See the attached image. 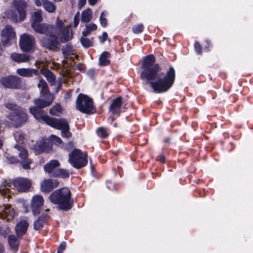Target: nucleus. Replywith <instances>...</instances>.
<instances>
[{
	"label": "nucleus",
	"instance_id": "b1692460",
	"mask_svg": "<svg viewBox=\"0 0 253 253\" xmlns=\"http://www.w3.org/2000/svg\"><path fill=\"white\" fill-rule=\"evenodd\" d=\"M69 163L76 169H81L87 164V159H69Z\"/></svg>",
	"mask_w": 253,
	"mask_h": 253
},
{
	"label": "nucleus",
	"instance_id": "58836bf2",
	"mask_svg": "<svg viewBox=\"0 0 253 253\" xmlns=\"http://www.w3.org/2000/svg\"><path fill=\"white\" fill-rule=\"evenodd\" d=\"M82 44L85 47H89L92 45V42L89 39L86 38H82L81 39Z\"/></svg>",
	"mask_w": 253,
	"mask_h": 253
},
{
	"label": "nucleus",
	"instance_id": "6e6552de",
	"mask_svg": "<svg viewBox=\"0 0 253 253\" xmlns=\"http://www.w3.org/2000/svg\"><path fill=\"white\" fill-rule=\"evenodd\" d=\"M62 140L58 136L54 135H51L48 138H43L38 142L33 148L36 154H40L42 152L49 153L52 151L53 144L56 145H61Z\"/></svg>",
	"mask_w": 253,
	"mask_h": 253
},
{
	"label": "nucleus",
	"instance_id": "37998d69",
	"mask_svg": "<svg viewBox=\"0 0 253 253\" xmlns=\"http://www.w3.org/2000/svg\"><path fill=\"white\" fill-rule=\"evenodd\" d=\"M66 244L65 242H62L59 245L58 248V253H63V251L66 249Z\"/></svg>",
	"mask_w": 253,
	"mask_h": 253
},
{
	"label": "nucleus",
	"instance_id": "0eeeda50",
	"mask_svg": "<svg viewBox=\"0 0 253 253\" xmlns=\"http://www.w3.org/2000/svg\"><path fill=\"white\" fill-rule=\"evenodd\" d=\"M5 106L12 111L8 115L7 118L15 127L21 126L27 121L28 116L21 107L10 103H6Z\"/></svg>",
	"mask_w": 253,
	"mask_h": 253
},
{
	"label": "nucleus",
	"instance_id": "f03ea898",
	"mask_svg": "<svg viewBox=\"0 0 253 253\" xmlns=\"http://www.w3.org/2000/svg\"><path fill=\"white\" fill-rule=\"evenodd\" d=\"M48 38L41 40V44L44 47L52 50L59 48L60 42L65 43L72 39V34L69 28L65 25L64 21L57 18L55 25H49Z\"/></svg>",
	"mask_w": 253,
	"mask_h": 253
},
{
	"label": "nucleus",
	"instance_id": "f3484780",
	"mask_svg": "<svg viewBox=\"0 0 253 253\" xmlns=\"http://www.w3.org/2000/svg\"><path fill=\"white\" fill-rule=\"evenodd\" d=\"M122 98L119 97L112 100L109 106L110 111L114 115L119 116L121 111Z\"/></svg>",
	"mask_w": 253,
	"mask_h": 253
},
{
	"label": "nucleus",
	"instance_id": "69168bd1",
	"mask_svg": "<svg viewBox=\"0 0 253 253\" xmlns=\"http://www.w3.org/2000/svg\"><path fill=\"white\" fill-rule=\"evenodd\" d=\"M9 163H14L13 162H12L11 161H10V162Z\"/></svg>",
	"mask_w": 253,
	"mask_h": 253
},
{
	"label": "nucleus",
	"instance_id": "9d476101",
	"mask_svg": "<svg viewBox=\"0 0 253 253\" xmlns=\"http://www.w3.org/2000/svg\"><path fill=\"white\" fill-rule=\"evenodd\" d=\"M19 45L24 52H33L36 47L34 37L27 34H23L20 37Z\"/></svg>",
	"mask_w": 253,
	"mask_h": 253
},
{
	"label": "nucleus",
	"instance_id": "7ed1b4c3",
	"mask_svg": "<svg viewBox=\"0 0 253 253\" xmlns=\"http://www.w3.org/2000/svg\"><path fill=\"white\" fill-rule=\"evenodd\" d=\"M30 112L39 121L44 122L57 129H61V136L63 137L69 138L71 136L69 124L65 119L51 118L47 115H43L40 109L36 107H30Z\"/></svg>",
	"mask_w": 253,
	"mask_h": 253
},
{
	"label": "nucleus",
	"instance_id": "f704fd0d",
	"mask_svg": "<svg viewBox=\"0 0 253 253\" xmlns=\"http://www.w3.org/2000/svg\"><path fill=\"white\" fill-rule=\"evenodd\" d=\"M38 87L41 88V92L42 95L50 94L47 90V84L44 80L42 79L40 80Z\"/></svg>",
	"mask_w": 253,
	"mask_h": 253
},
{
	"label": "nucleus",
	"instance_id": "393cba45",
	"mask_svg": "<svg viewBox=\"0 0 253 253\" xmlns=\"http://www.w3.org/2000/svg\"><path fill=\"white\" fill-rule=\"evenodd\" d=\"M16 235H9L8 237V241L9 244V246L11 247V249L14 250L15 252H16L18 249V246L19 244V239L18 237H17Z\"/></svg>",
	"mask_w": 253,
	"mask_h": 253
},
{
	"label": "nucleus",
	"instance_id": "72a5a7b5",
	"mask_svg": "<svg viewBox=\"0 0 253 253\" xmlns=\"http://www.w3.org/2000/svg\"><path fill=\"white\" fill-rule=\"evenodd\" d=\"M63 109L61 106L59 104H57L50 109L49 113L51 115L58 116L60 114H62L63 113Z\"/></svg>",
	"mask_w": 253,
	"mask_h": 253
},
{
	"label": "nucleus",
	"instance_id": "bb28decb",
	"mask_svg": "<svg viewBox=\"0 0 253 253\" xmlns=\"http://www.w3.org/2000/svg\"><path fill=\"white\" fill-rule=\"evenodd\" d=\"M48 220V216L43 217L40 216L37 220L34 222V228L36 230H39L43 227L44 223Z\"/></svg>",
	"mask_w": 253,
	"mask_h": 253
},
{
	"label": "nucleus",
	"instance_id": "473e14b6",
	"mask_svg": "<svg viewBox=\"0 0 253 253\" xmlns=\"http://www.w3.org/2000/svg\"><path fill=\"white\" fill-rule=\"evenodd\" d=\"M41 73L46 78V80L48 82L52 83L55 81V76L48 69H42Z\"/></svg>",
	"mask_w": 253,
	"mask_h": 253
},
{
	"label": "nucleus",
	"instance_id": "c03bdc74",
	"mask_svg": "<svg viewBox=\"0 0 253 253\" xmlns=\"http://www.w3.org/2000/svg\"><path fill=\"white\" fill-rule=\"evenodd\" d=\"M79 16H80V13L79 12H77L74 18V27H76L79 23Z\"/></svg>",
	"mask_w": 253,
	"mask_h": 253
},
{
	"label": "nucleus",
	"instance_id": "4d7b16f0",
	"mask_svg": "<svg viewBox=\"0 0 253 253\" xmlns=\"http://www.w3.org/2000/svg\"><path fill=\"white\" fill-rule=\"evenodd\" d=\"M63 53H64L66 56H67V57H68V56H69V55H70V54H69H69H66V53H65V50H64V49H63Z\"/></svg>",
	"mask_w": 253,
	"mask_h": 253
},
{
	"label": "nucleus",
	"instance_id": "5fc2aeb1",
	"mask_svg": "<svg viewBox=\"0 0 253 253\" xmlns=\"http://www.w3.org/2000/svg\"><path fill=\"white\" fill-rule=\"evenodd\" d=\"M94 70H93V69L89 70L88 71V74H90H90H93V73H94Z\"/></svg>",
	"mask_w": 253,
	"mask_h": 253
},
{
	"label": "nucleus",
	"instance_id": "a878e982",
	"mask_svg": "<svg viewBox=\"0 0 253 253\" xmlns=\"http://www.w3.org/2000/svg\"><path fill=\"white\" fill-rule=\"evenodd\" d=\"M92 18V12L90 8H87L82 11L81 21L83 23L89 22Z\"/></svg>",
	"mask_w": 253,
	"mask_h": 253
},
{
	"label": "nucleus",
	"instance_id": "de8ad7c7",
	"mask_svg": "<svg viewBox=\"0 0 253 253\" xmlns=\"http://www.w3.org/2000/svg\"><path fill=\"white\" fill-rule=\"evenodd\" d=\"M35 3L37 6H43V0H35Z\"/></svg>",
	"mask_w": 253,
	"mask_h": 253
},
{
	"label": "nucleus",
	"instance_id": "603ef678",
	"mask_svg": "<svg viewBox=\"0 0 253 253\" xmlns=\"http://www.w3.org/2000/svg\"><path fill=\"white\" fill-rule=\"evenodd\" d=\"M97 1V0H88V2L90 5H93L96 3Z\"/></svg>",
	"mask_w": 253,
	"mask_h": 253
},
{
	"label": "nucleus",
	"instance_id": "4468645a",
	"mask_svg": "<svg viewBox=\"0 0 253 253\" xmlns=\"http://www.w3.org/2000/svg\"><path fill=\"white\" fill-rule=\"evenodd\" d=\"M43 202L44 200L42 196L37 195L33 197L32 200L31 207L34 214L37 215L40 212L41 208L43 205Z\"/></svg>",
	"mask_w": 253,
	"mask_h": 253
},
{
	"label": "nucleus",
	"instance_id": "a211bd4d",
	"mask_svg": "<svg viewBox=\"0 0 253 253\" xmlns=\"http://www.w3.org/2000/svg\"><path fill=\"white\" fill-rule=\"evenodd\" d=\"M31 26L36 33L49 35V24L45 23L31 24Z\"/></svg>",
	"mask_w": 253,
	"mask_h": 253
},
{
	"label": "nucleus",
	"instance_id": "6e6d98bb",
	"mask_svg": "<svg viewBox=\"0 0 253 253\" xmlns=\"http://www.w3.org/2000/svg\"><path fill=\"white\" fill-rule=\"evenodd\" d=\"M159 160H160L161 163L164 164L165 163V159H159Z\"/></svg>",
	"mask_w": 253,
	"mask_h": 253
},
{
	"label": "nucleus",
	"instance_id": "c85d7f7f",
	"mask_svg": "<svg viewBox=\"0 0 253 253\" xmlns=\"http://www.w3.org/2000/svg\"><path fill=\"white\" fill-rule=\"evenodd\" d=\"M110 53L108 52L104 51L100 56L99 58V64L100 66H104L110 63L109 58Z\"/></svg>",
	"mask_w": 253,
	"mask_h": 253
},
{
	"label": "nucleus",
	"instance_id": "0e129e2a",
	"mask_svg": "<svg viewBox=\"0 0 253 253\" xmlns=\"http://www.w3.org/2000/svg\"><path fill=\"white\" fill-rule=\"evenodd\" d=\"M61 83H60L59 85V86H58V88H60V86H61Z\"/></svg>",
	"mask_w": 253,
	"mask_h": 253
},
{
	"label": "nucleus",
	"instance_id": "1a4fd4ad",
	"mask_svg": "<svg viewBox=\"0 0 253 253\" xmlns=\"http://www.w3.org/2000/svg\"><path fill=\"white\" fill-rule=\"evenodd\" d=\"M76 107L80 112L84 114H92L95 108L92 100L86 95L80 94L76 99Z\"/></svg>",
	"mask_w": 253,
	"mask_h": 253
},
{
	"label": "nucleus",
	"instance_id": "dca6fc26",
	"mask_svg": "<svg viewBox=\"0 0 253 253\" xmlns=\"http://www.w3.org/2000/svg\"><path fill=\"white\" fill-rule=\"evenodd\" d=\"M15 215V210L10 205L0 206V218H13Z\"/></svg>",
	"mask_w": 253,
	"mask_h": 253
},
{
	"label": "nucleus",
	"instance_id": "a19ab883",
	"mask_svg": "<svg viewBox=\"0 0 253 253\" xmlns=\"http://www.w3.org/2000/svg\"><path fill=\"white\" fill-rule=\"evenodd\" d=\"M31 163L30 159H23L21 162V165L24 169H30V165Z\"/></svg>",
	"mask_w": 253,
	"mask_h": 253
},
{
	"label": "nucleus",
	"instance_id": "7c9ffc66",
	"mask_svg": "<svg viewBox=\"0 0 253 253\" xmlns=\"http://www.w3.org/2000/svg\"><path fill=\"white\" fill-rule=\"evenodd\" d=\"M42 11L41 9L38 10L33 13L31 18V24L40 23L42 21Z\"/></svg>",
	"mask_w": 253,
	"mask_h": 253
},
{
	"label": "nucleus",
	"instance_id": "ea45409f",
	"mask_svg": "<svg viewBox=\"0 0 253 253\" xmlns=\"http://www.w3.org/2000/svg\"><path fill=\"white\" fill-rule=\"evenodd\" d=\"M143 25L142 24H139L133 27L132 31L134 34H139L143 31Z\"/></svg>",
	"mask_w": 253,
	"mask_h": 253
},
{
	"label": "nucleus",
	"instance_id": "bf43d9fd",
	"mask_svg": "<svg viewBox=\"0 0 253 253\" xmlns=\"http://www.w3.org/2000/svg\"><path fill=\"white\" fill-rule=\"evenodd\" d=\"M2 140H0V148L2 146Z\"/></svg>",
	"mask_w": 253,
	"mask_h": 253
},
{
	"label": "nucleus",
	"instance_id": "13d9d810",
	"mask_svg": "<svg viewBox=\"0 0 253 253\" xmlns=\"http://www.w3.org/2000/svg\"><path fill=\"white\" fill-rule=\"evenodd\" d=\"M72 55V56H73L71 57V58H73L74 57H78V56H77V55H75V54H73V53Z\"/></svg>",
	"mask_w": 253,
	"mask_h": 253
},
{
	"label": "nucleus",
	"instance_id": "e2e57ef3",
	"mask_svg": "<svg viewBox=\"0 0 253 253\" xmlns=\"http://www.w3.org/2000/svg\"><path fill=\"white\" fill-rule=\"evenodd\" d=\"M54 1H60L61 0H53Z\"/></svg>",
	"mask_w": 253,
	"mask_h": 253
},
{
	"label": "nucleus",
	"instance_id": "09e8293b",
	"mask_svg": "<svg viewBox=\"0 0 253 253\" xmlns=\"http://www.w3.org/2000/svg\"><path fill=\"white\" fill-rule=\"evenodd\" d=\"M78 6L80 8H82L86 2V0H78Z\"/></svg>",
	"mask_w": 253,
	"mask_h": 253
},
{
	"label": "nucleus",
	"instance_id": "680f3d73",
	"mask_svg": "<svg viewBox=\"0 0 253 253\" xmlns=\"http://www.w3.org/2000/svg\"><path fill=\"white\" fill-rule=\"evenodd\" d=\"M90 165H91V167H92V161H90Z\"/></svg>",
	"mask_w": 253,
	"mask_h": 253
},
{
	"label": "nucleus",
	"instance_id": "4c0bfd02",
	"mask_svg": "<svg viewBox=\"0 0 253 253\" xmlns=\"http://www.w3.org/2000/svg\"><path fill=\"white\" fill-rule=\"evenodd\" d=\"M98 135L102 138H106L108 135L107 130L104 127H99L97 129Z\"/></svg>",
	"mask_w": 253,
	"mask_h": 253
},
{
	"label": "nucleus",
	"instance_id": "c756f323",
	"mask_svg": "<svg viewBox=\"0 0 253 253\" xmlns=\"http://www.w3.org/2000/svg\"><path fill=\"white\" fill-rule=\"evenodd\" d=\"M43 8L49 13H53L56 6L55 4L48 0H43Z\"/></svg>",
	"mask_w": 253,
	"mask_h": 253
},
{
	"label": "nucleus",
	"instance_id": "8fccbe9b",
	"mask_svg": "<svg viewBox=\"0 0 253 253\" xmlns=\"http://www.w3.org/2000/svg\"><path fill=\"white\" fill-rule=\"evenodd\" d=\"M206 43L207 44V45H205V47H204V49L206 51H209L210 49H208V48L210 47V42L208 41H206Z\"/></svg>",
	"mask_w": 253,
	"mask_h": 253
},
{
	"label": "nucleus",
	"instance_id": "4be33fe9",
	"mask_svg": "<svg viewBox=\"0 0 253 253\" xmlns=\"http://www.w3.org/2000/svg\"><path fill=\"white\" fill-rule=\"evenodd\" d=\"M16 72L22 77H32L34 75H36L38 71L35 69L22 68L17 69Z\"/></svg>",
	"mask_w": 253,
	"mask_h": 253
},
{
	"label": "nucleus",
	"instance_id": "864d4df0",
	"mask_svg": "<svg viewBox=\"0 0 253 253\" xmlns=\"http://www.w3.org/2000/svg\"><path fill=\"white\" fill-rule=\"evenodd\" d=\"M3 252H4V247L2 245V244L0 243V253H3Z\"/></svg>",
	"mask_w": 253,
	"mask_h": 253
},
{
	"label": "nucleus",
	"instance_id": "5701e85b",
	"mask_svg": "<svg viewBox=\"0 0 253 253\" xmlns=\"http://www.w3.org/2000/svg\"><path fill=\"white\" fill-rule=\"evenodd\" d=\"M71 172L68 169H59L54 171L52 173V176L54 177L61 178L63 179L69 178Z\"/></svg>",
	"mask_w": 253,
	"mask_h": 253
},
{
	"label": "nucleus",
	"instance_id": "052dcab7",
	"mask_svg": "<svg viewBox=\"0 0 253 253\" xmlns=\"http://www.w3.org/2000/svg\"><path fill=\"white\" fill-rule=\"evenodd\" d=\"M165 157H166V156H161V158H160L164 159V158H165Z\"/></svg>",
	"mask_w": 253,
	"mask_h": 253
},
{
	"label": "nucleus",
	"instance_id": "aec40b11",
	"mask_svg": "<svg viewBox=\"0 0 253 253\" xmlns=\"http://www.w3.org/2000/svg\"><path fill=\"white\" fill-rule=\"evenodd\" d=\"M10 58L14 61L17 63L28 62L31 60V56L26 54L12 53Z\"/></svg>",
	"mask_w": 253,
	"mask_h": 253
},
{
	"label": "nucleus",
	"instance_id": "3c124183",
	"mask_svg": "<svg viewBox=\"0 0 253 253\" xmlns=\"http://www.w3.org/2000/svg\"><path fill=\"white\" fill-rule=\"evenodd\" d=\"M49 212V210L47 209L44 212H43L41 216H42L43 217L45 216H48V218H49V216L48 215V213Z\"/></svg>",
	"mask_w": 253,
	"mask_h": 253
},
{
	"label": "nucleus",
	"instance_id": "f257e3e1",
	"mask_svg": "<svg viewBox=\"0 0 253 253\" xmlns=\"http://www.w3.org/2000/svg\"><path fill=\"white\" fill-rule=\"evenodd\" d=\"M155 57L152 54L145 57L142 65L143 70L140 77L150 85L153 92L157 93L166 92L171 88L174 82V69L170 67L164 74L161 72L159 65L155 64Z\"/></svg>",
	"mask_w": 253,
	"mask_h": 253
},
{
	"label": "nucleus",
	"instance_id": "2eb2a0df",
	"mask_svg": "<svg viewBox=\"0 0 253 253\" xmlns=\"http://www.w3.org/2000/svg\"><path fill=\"white\" fill-rule=\"evenodd\" d=\"M44 98H39L35 100V104L40 108H45L49 106L54 99V96L52 94H46L43 95Z\"/></svg>",
	"mask_w": 253,
	"mask_h": 253
},
{
	"label": "nucleus",
	"instance_id": "423d86ee",
	"mask_svg": "<svg viewBox=\"0 0 253 253\" xmlns=\"http://www.w3.org/2000/svg\"><path fill=\"white\" fill-rule=\"evenodd\" d=\"M31 186L30 181L24 178H18L11 180H5L0 187V193L4 195L7 193H11V189H16L19 192H26L28 191Z\"/></svg>",
	"mask_w": 253,
	"mask_h": 253
},
{
	"label": "nucleus",
	"instance_id": "20e7f679",
	"mask_svg": "<svg viewBox=\"0 0 253 253\" xmlns=\"http://www.w3.org/2000/svg\"><path fill=\"white\" fill-rule=\"evenodd\" d=\"M49 199L52 203L58 205V207L61 210L68 211L73 206L71 192L66 187L53 192L49 196Z\"/></svg>",
	"mask_w": 253,
	"mask_h": 253
},
{
	"label": "nucleus",
	"instance_id": "ddd939ff",
	"mask_svg": "<svg viewBox=\"0 0 253 253\" xmlns=\"http://www.w3.org/2000/svg\"><path fill=\"white\" fill-rule=\"evenodd\" d=\"M59 182L57 179H47L41 184V190L42 192L48 193L58 186Z\"/></svg>",
	"mask_w": 253,
	"mask_h": 253
},
{
	"label": "nucleus",
	"instance_id": "39448f33",
	"mask_svg": "<svg viewBox=\"0 0 253 253\" xmlns=\"http://www.w3.org/2000/svg\"><path fill=\"white\" fill-rule=\"evenodd\" d=\"M27 2L24 0H13L11 7L5 10L4 14L13 22L23 21L27 15Z\"/></svg>",
	"mask_w": 253,
	"mask_h": 253
},
{
	"label": "nucleus",
	"instance_id": "2f4dec72",
	"mask_svg": "<svg viewBox=\"0 0 253 253\" xmlns=\"http://www.w3.org/2000/svg\"><path fill=\"white\" fill-rule=\"evenodd\" d=\"M97 28V25L94 23L86 25L84 30L82 32L83 36L84 37L88 36L92 32L96 30Z\"/></svg>",
	"mask_w": 253,
	"mask_h": 253
},
{
	"label": "nucleus",
	"instance_id": "cd10ccee",
	"mask_svg": "<svg viewBox=\"0 0 253 253\" xmlns=\"http://www.w3.org/2000/svg\"><path fill=\"white\" fill-rule=\"evenodd\" d=\"M69 158H87V155L85 152L75 149L69 154Z\"/></svg>",
	"mask_w": 253,
	"mask_h": 253
},
{
	"label": "nucleus",
	"instance_id": "6ab92c4d",
	"mask_svg": "<svg viewBox=\"0 0 253 253\" xmlns=\"http://www.w3.org/2000/svg\"><path fill=\"white\" fill-rule=\"evenodd\" d=\"M28 225V223L26 219H22L17 224L15 231L16 235L19 238H21L26 232Z\"/></svg>",
	"mask_w": 253,
	"mask_h": 253
},
{
	"label": "nucleus",
	"instance_id": "c9c22d12",
	"mask_svg": "<svg viewBox=\"0 0 253 253\" xmlns=\"http://www.w3.org/2000/svg\"><path fill=\"white\" fill-rule=\"evenodd\" d=\"M108 15V13L107 11L104 10L102 11L100 14L99 17V21L100 25L103 27H105L107 25V17Z\"/></svg>",
	"mask_w": 253,
	"mask_h": 253
},
{
	"label": "nucleus",
	"instance_id": "49530a36",
	"mask_svg": "<svg viewBox=\"0 0 253 253\" xmlns=\"http://www.w3.org/2000/svg\"><path fill=\"white\" fill-rule=\"evenodd\" d=\"M108 37V34L106 32H104L101 37H99L100 42L103 43Z\"/></svg>",
	"mask_w": 253,
	"mask_h": 253
},
{
	"label": "nucleus",
	"instance_id": "a18cd8bd",
	"mask_svg": "<svg viewBox=\"0 0 253 253\" xmlns=\"http://www.w3.org/2000/svg\"><path fill=\"white\" fill-rule=\"evenodd\" d=\"M194 47H195V49L196 52L198 54H201V53L202 48H201L200 44L198 42H195Z\"/></svg>",
	"mask_w": 253,
	"mask_h": 253
},
{
	"label": "nucleus",
	"instance_id": "79ce46f5",
	"mask_svg": "<svg viewBox=\"0 0 253 253\" xmlns=\"http://www.w3.org/2000/svg\"><path fill=\"white\" fill-rule=\"evenodd\" d=\"M15 140L17 142H20L24 138L23 134L20 132H16L14 134Z\"/></svg>",
	"mask_w": 253,
	"mask_h": 253
},
{
	"label": "nucleus",
	"instance_id": "e433bc0d",
	"mask_svg": "<svg viewBox=\"0 0 253 253\" xmlns=\"http://www.w3.org/2000/svg\"><path fill=\"white\" fill-rule=\"evenodd\" d=\"M15 148L17 149V153H18L19 156L20 158H27L28 156V152L26 149L17 145H15Z\"/></svg>",
	"mask_w": 253,
	"mask_h": 253
},
{
	"label": "nucleus",
	"instance_id": "9b49d317",
	"mask_svg": "<svg viewBox=\"0 0 253 253\" xmlns=\"http://www.w3.org/2000/svg\"><path fill=\"white\" fill-rule=\"evenodd\" d=\"M1 35L2 42L4 46L15 43L16 33L11 25H6L2 30Z\"/></svg>",
	"mask_w": 253,
	"mask_h": 253
},
{
	"label": "nucleus",
	"instance_id": "412c9836",
	"mask_svg": "<svg viewBox=\"0 0 253 253\" xmlns=\"http://www.w3.org/2000/svg\"><path fill=\"white\" fill-rule=\"evenodd\" d=\"M60 164L57 160H51L43 166V169L45 172L48 174L52 173L54 169L60 166Z\"/></svg>",
	"mask_w": 253,
	"mask_h": 253
},
{
	"label": "nucleus",
	"instance_id": "f8f14e48",
	"mask_svg": "<svg viewBox=\"0 0 253 253\" xmlns=\"http://www.w3.org/2000/svg\"><path fill=\"white\" fill-rule=\"evenodd\" d=\"M1 84L5 87L18 88L20 84V79L16 76H9L2 78L0 80Z\"/></svg>",
	"mask_w": 253,
	"mask_h": 253
}]
</instances>
